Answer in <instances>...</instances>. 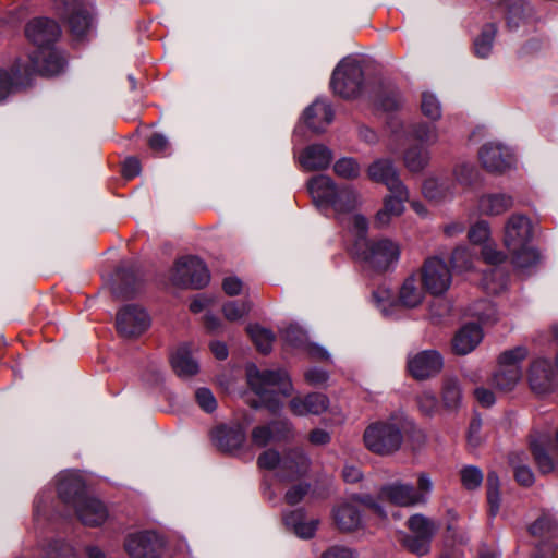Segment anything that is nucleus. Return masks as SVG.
Masks as SVG:
<instances>
[{"label": "nucleus", "mask_w": 558, "mask_h": 558, "mask_svg": "<svg viewBox=\"0 0 558 558\" xmlns=\"http://www.w3.org/2000/svg\"><path fill=\"white\" fill-rule=\"evenodd\" d=\"M246 376L251 389L260 399V405L267 408L271 413H277L282 409L279 396L287 397L292 390L291 381L284 371H259L256 365L250 364L246 367Z\"/></svg>", "instance_id": "nucleus-1"}, {"label": "nucleus", "mask_w": 558, "mask_h": 558, "mask_svg": "<svg viewBox=\"0 0 558 558\" xmlns=\"http://www.w3.org/2000/svg\"><path fill=\"white\" fill-rule=\"evenodd\" d=\"M532 238V225L527 217H509L505 226L504 244L512 255V263L519 269H529L539 259L538 252L531 245Z\"/></svg>", "instance_id": "nucleus-2"}, {"label": "nucleus", "mask_w": 558, "mask_h": 558, "mask_svg": "<svg viewBox=\"0 0 558 558\" xmlns=\"http://www.w3.org/2000/svg\"><path fill=\"white\" fill-rule=\"evenodd\" d=\"M352 254L365 267L375 271H387L393 268L401 256V245L389 238L375 240H356L352 247Z\"/></svg>", "instance_id": "nucleus-3"}, {"label": "nucleus", "mask_w": 558, "mask_h": 558, "mask_svg": "<svg viewBox=\"0 0 558 558\" xmlns=\"http://www.w3.org/2000/svg\"><path fill=\"white\" fill-rule=\"evenodd\" d=\"M310 459L299 448L290 449L281 456L277 450L268 449L259 454L257 464L260 469L275 471L280 481H293L304 475L310 469Z\"/></svg>", "instance_id": "nucleus-4"}, {"label": "nucleus", "mask_w": 558, "mask_h": 558, "mask_svg": "<svg viewBox=\"0 0 558 558\" xmlns=\"http://www.w3.org/2000/svg\"><path fill=\"white\" fill-rule=\"evenodd\" d=\"M523 345L504 351L498 357V365L490 378L492 386L501 391L513 390L522 378V363L527 357Z\"/></svg>", "instance_id": "nucleus-5"}, {"label": "nucleus", "mask_w": 558, "mask_h": 558, "mask_svg": "<svg viewBox=\"0 0 558 558\" xmlns=\"http://www.w3.org/2000/svg\"><path fill=\"white\" fill-rule=\"evenodd\" d=\"M407 526L410 533L402 534V546L416 556L427 555L439 525L424 514L416 513L408 519Z\"/></svg>", "instance_id": "nucleus-6"}, {"label": "nucleus", "mask_w": 558, "mask_h": 558, "mask_svg": "<svg viewBox=\"0 0 558 558\" xmlns=\"http://www.w3.org/2000/svg\"><path fill=\"white\" fill-rule=\"evenodd\" d=\"M363 439L368 450L384 456L397 451L402 444L403 436L396 423L379 421L365 429Z\"/></svg>", "instance_id": "nucleus-7"}, {"label": "nucleus", "mask_w": 558, "mask_h": 558, "mask_svg": "<svg viewBox=\"0 0 558 558\" xmlns=\"http://www.w3.org/2000/svg\"><path fill=\"white\" fill-rule=\"evenodd\" d=\"M330 86L342 98L357 96L363 86V71L357 60L344 58L333 70Z\"/></svg>", "instance_id": "nucleus-8"}, {"label": "nucleus", "mask_w": 558, "mask_h": 558, "mask_svg": "<svg viewBox=\"0 0 558 558\" xmlns=\"http://www.w3.org/2000/svg\"><path fill=\"white\" fill-rule=\"evenodd\" d=\"M171 280L175 286L201 289L209 282V271L198 257L187 256L175 263Z\"/></svg>", "instance_id": "nucleus-9"}, {"label": "nucleus", "mask_w": 558, "mask_h": 558, "mask_svg": "<svg viewBox=\"0 0 558 558\" xmlns=\"http://www.w3.org/2000/svg\"><path fill=\"white\" fill-rule=\"evenodd\" d=\"M165 542L154 531H137L129 533L123 542V548L130 558H158Z\"/></svg>", "instance_id": "nucleus-10"}, {"label": "nucleus", "mask_w": 558, "mask_h": 558, "mask_svg": "<svg viewBox=\"0 0 558 558\" xmlns=\"http://www.w3.org/2000/svg\"><path fill=\"white\" fill-rule=\"evenodd\" d=\"M421 280L425 290L432 295H442L451 286L452 276L446 262L433 256L427 258L421 269Z\"/></svg>", "instance_id": "nucleus-11"}, {"label": "nucleus", "mask_w": 558, "mask_h": 558, "mask_svg": "<svg viewBox=\"0 0 558 558\" xmlns=\"http://www.w3.org/2000/svg\"><path fill=\"white\" fill-rule=\"evenodd\" d=\"M251 436L255 446L264 448L272 442L292 439L294 429L292 423L288 418H283L254 427Z\"/></svg>", "instance_id": "nucleus-12"}, {"label": "nucleus", "mask_w": 558, "mask_h": 558, "mask_svg": "<svg viewBox=\"0 0 558 558\" xmlns=\"http://www.w3.org/2000/svg\"><path fill=\"white\" fill-rule=\"evenodd\" d=\"M558 378V371L546 359H537L532 362L527 375L531 389L537 395L551 392Z\"/></svg>", "instance_id": "nucleus-13"}, {"label": "nucleus", "mask_w": 558, "mask_h": 558, "mask_svg": "<svg viewBox=\"0 0 558 558\" xmlns=\"http://www.w3.org/2000/svg\"><path fill=\"white\" fill-rule=\"evenodd\" d=\"M442 367L444 359L435 350H425L408 356V369L418 380L436 376Z\"/></svg>", "instance_id": "nucleus-14"}, {"label": "nucleus", "mask_w": 558, "mask_h": 558, "mask_svg": "<svg viewBox=\"0 0 558 558\" xmlns=\"http://www.w3.org/2000/svg\"><path fill=\"white\" fill-rule=\"evenodd\" d=\"M150 325L146 311L136 305H126L117 314V328L123 337H137Z\"/></svg>", "instance_id": "nucleus-15"}, {"label": "nucleus", "mask_w": 558, "mask_h": 558, "mask_svg": "<svg viewBox=\"0 0 558 558\" xmlns=\"http://www.w3.org/2000/svg\"><path fill=\"white\" fill-rule=\"evenodd\" d=\"M308 192L319 208H343L341 198H335L338 189L333 181L327 175L313 177L307 183Z\"/></svg>", "instance_id": "nucleus-16"}, {"label": "nucleus", "mask_w": 558, "mask_h": 558, "mask_svg": "<svg viewBox=\"0 0 558 558\" xmlns=\"http://www.w3.org/2000/svg\"><path fill=\"white\" fill-rule=\"evenodd\" d=\"M60 34L59 25L53 20L46 17L34 19L25 27L26 37L37 46V49L52 46Z\"/></svg>", "instance_id": "nucleus-17"}, {"label": "nucleus", "mask_w": 558, "mask_h": 558, "mask_svg": "<svg viewBox=\"0 0 558 558\" xmlns=\"http://www.w3.org/2000/svg\"><path fill=\"white\" fill-rule=\"evenodd\" d=\"M478 155L483 167L490 172H502L514 162L510 148L496 142L483 145Z\"/></svg>", "instance_id": "nucleus-18"}, {"label": "nucleus", "mask_w": 558, "mask_h": 558, "mask_svg": "<svg viewBox=\"0 0 558 558\" xmlns=\"http://www.w3.org/2000/svg\"><path fill=\"white\" fill-rule=\"evenodd\" d=\"M390 195L384 198V206L375 217L378 227H386L393 217H399L404 211V204L409 201V191L405 185L389 190Z\"/></svg>", "instance_id": "nucleus-19"}, {"label": "nucleus", "mask_w": 558, "mask_h": 558, "mask_svg": "<svg viewBox=\"0 0 558 558\" xmlns=\"http://www.w3.org/2000/svg\"><path fill=\"white\" fill-rule=\"evenodd\" d=\"M63 57L51 46L37 49L31 57V69L41 75L52 76L60 73L64 68Z\"/></svg>", "instance_id": "nucleus-20"}, {"label": "nucleus", "mask_w": 558, "mask_h": 558, "mask_svg": "<svg viewBox=\"0 0 558 558\" xmlns=\"http://www.w3.org/2000/svg\"><path fill=\"white\" fill-rule=\"evenodd\" d=\"M77 518L84 525L98 526L108 519L106 506L97 498L84 496L74 505Z\"/></svg>", "instance_id": "nucleus-21"}, {"label": "nucleus", "mask_w": 558, "mask_h": 558, "mask_svg": "<svg viewBox=\"0 0 558 558\" xmlns=\"http://www.w3.org/2000/svg\"><path fill=\"white\" fill-rule=\"evenodd\" d=\"M211 440L221 451L238 450L245 440V430L240 424L219 425L211 430Z\"/></svg>", "instance_id": "nucleus-22"}, {"label": "nucleus", "mask_w": 558, "mask_h": 558, "mask_svg": "<svg viewBox=\"0 0 558 558\" xmlns=\"http://www.w3.org/2000/svg\"><path fill=\"white\" fill-rule=\"evenodd\" d=\"M379 497L399 507L420 506L415 496V487L400 481L384 485L380 488Z\"/></svg>", "instance_id": "nucleus-23"}, {"label": "nucleus", "mask_w": 558, "mask_h": 558, "mask_svg": "<svg viewBox=\"0 0 558 558\" xmlns=\"http://www.w3.org/2000/svg\"><path fill=\"white\" fill-rule=\"evenodd\" d=\"M332 151L323 144H313L303 149L299 162L305 171L327 169L332 161Z\"/></svg>", "instance_id": "nucleus-24"}, {"label": "nucleus", "mask_w": 558, "mask_h": 558, "mask_svg": "<svg viewBox=\"0 0 558 558\" xmlns=\"http://www.w3.org/2000/svg\"><path fill=\"white\" fill-rule=\"evenodd\" d=\"M367 173L371 180L385 184L388 190L404 185L400 179L399 170L393 161L388 158H380L372 162Z\"/></svg>", "instance_id": "nucleus-25"}, {"label": "nucleus", "mask_w": 558, "mask_h": 558, "mask_svg": "<svg viewBox=\"0 0 558 558\" xmlns=\"http://www.w3.org/2000/svg\"><path fill=\"white\" fill-rule=\"evenodd\" d=\"M58 494L65 504L74 506L85 496L82 477L73 471L60 473L58 475Z\"/></svg>", "instance_id": "nucleus-26"}, {"label": "nucleus", "mask_w": 558, "mask_h": 558, "mask_svg": "<svg viewBox=\"0 0 558 558\" xmlns=\"http://www.w3.org/2000/svg\"><path fill=\"white\" fill-rule=\"evenodd\" d=\"M305 124L314 132H323L333 119L331 106L323 100L316 99L308 106L303 114Z\"/></svg>", "instance_id": "nucleus-27"}, {"label": "nucleus", "mask_w": 558, "mask_h": 558, "mask_svg": "<svg viewBox=\"0 0 558 558\" xmlns=\"http://www.w3.org/2000/svg\"><path fill=\"white\" fill-rule=\"evenodd\" d=\"M483 331L476 324L462 326L452 339V349L459 355L472 352L482 341Z\"/></svg>", "instance_id": "nucleus-28"}, {"label": "nucleus", "mask_w": 558, "mask_h": 558, "mask_svg": "<svg viewBox=\"0 0 558 558\" xmlns=\"http://www.w3.org/2000/svg\"><path fill=\"white\" fill-rule=\"evenodd\" d=\"M422 192L426 198L441 202L453 198L459 190H456V183L449 178L428 177L423 183Z\"/></svg>", "instance_id": "nucleus-29"}, {"label": "nucleus", "mask_w": 558, "mask_h": 558, "mask_svg": "<svg viewBox=\"0 0 558 558\" xmlns=\"http://www.w3.org/2000/svg\"><path fill=\"white\" fill-rule=\"evenodd\" d=\"M289 407L291 412L298 416L318 415L327 410L328 399L325 395L314 392L304 398L295 397L291 399Z\"/></svg>", "instance_id": "nucleus-30"}, {"label": "nucleus", "mask_w": 558, "mask_h": 558, "mask_svg": "<svg viewBox=\"0 0 558 558\" xmlns=\"http://www.w3.org/2000/svg\"><path fill=\"white\" fill-rule=\"evenodd\" d=\"M283 522L298 537L304 539L312 538L319 524L317 519L306 520L305 512L302 509L284 513Z\"/></svg>", "instance_id": "nucleus-31"}, {"label": "nucleus", "mask_w": 558, "mask_h": 558, "mask_svg": "<svg viewBox=\"0 0 558 558\" xmlns=\"http://www.w3.org/2000/svg\"><path fill=\"white\" fill-rule=\"evenodd\" d=\"M171 365L180 377H190L198 373V362L194 357L191 347L186 343L180 345L171 356Z\"/></svg>", "instance_id": "nucleus-32"}, {"label": "nucleus", "mask_w": 558, "mask_h": 558, "mask_svg": "<svg viewBox=\"0 0 558 558\" xmlns=\"http://www.w3.org/2000/svg\"><path fill=\"white\" fill-rule=\"evenodd\" d=\"M333 520L339 530L352 532L361 527L362 514L353 502H342L333 509Z\"/></svg>", "instance_id": "nucleus-33"}, {"label": "nucleus", "mask_w": 558, "mask_h": 558, "mask_svg": "<svg viewBox=\"0 0 558 558\" xmlns=\"http://www.w3.org/2000/svg\"><path fill=\"white\" fill-rule=\"evenodd\" d=\"M513 205V199L505 193H488L478 198V211L485 216H498Z\"/></svg>", "instance_id": "nucleus-34"}, {"label": "nucleus", "mask_w": 558, "mask_h": 558, "mask_svg": "<svg viewBox=\"0 0 558 558\" xmlns=\"http://www.w3.org/2000/svg\"><path fill=\"white\" fill-rule=\"evenodd\" d=\"M403 165L412 173L422 172L428 167L432 155L428 147L420 144L412 145L403 151Z\"/></svg>", "instance_id": "nucleus-35"}, {"label": "nucleus", "mask_w": 558, "mask_h": 558, "mask_svg": "<svg viewBox=\"0 0 558 558\" xmlns=\"http://www.w3.org/2000/svg\"><path fill=\"white\" fill-rule=\"evenodd\" d=\"M424 299V290L418 283L416 275L409 276L402 283L399 292V303L405 307H416Z\"/></svg>", "instance_id": "nucleus-36"}, {"label": "nucleus", "mask_w": 558, "mask_h": 558, "mask_svg": "<svg viewBox=\"0 0 558 558\" xmlns=\"http://www.w3.org/2000/svg\"><path fill=\"white\" fill-rule=\"evenodd\" d=\"M63 17L68 20L71 33L77 39L84 38L92 28V17L82 5Z\"/></svg>", "instance_id": "nucleus-37"}, {"label": "nucleus", "mask_w": 558, "mask_h": 558, "mask_svg": "<svg viewBox=\"0 0 558 558\" xmlns=\"http://www.w3.org/2000/svg\"><path fill=\"white\" fill-rule=\"evenodd\" d=\"M441 400L445 409L456 411L462 402L460 383L456 377L448 376L444 379L441 388Z\"/></svg>", "instance_id": "nucleus-38"}, {"label": "nucleus", "mask_w": 558, "mask_h": 558, "mask_svg": "<svg viewBox=\"0 0 558 558\" xmlns=\"http://www.w3.org/2000/svg\"><path fill=\"white\" fill-rule=\"evenodd\" d=\"M410 135L425 147L435 145L439 142V129L436 124L427 122H417L410 129Z\"/></svg>", "instance_id": "nucleus-39"}, {"label": "nucleus", "mask_w": 558, "mask_h": 558, "mask_svg": "<svg viewBox=\"0 0 558 558\" xmlns=\"http://www.w3.org/2000/svg\"><path fill=\"white\" fill-rule=\"evenodd\" d=\"M476 177L477 170L472 162L460 161L453 166L450 180L456 183V190L458 187L468 189L475 182Z\"/></svg>", "instance_id": "nucleus-40"}, {"label": "nucleus", "mask_w": 558, "mask_h": 558, "mask_svg": "<svg viewBox=\"0 0 558 558\" xmlns=\"http://www.w3.org/2000/svg\"><path fill=\"white\" fill-rule=\"evenodd\" d=\"M530 532L534 536L555 538L558 536V521L550 513H544L530 526Z\"/></svg>", "instance_id": "nucleus-41"}, {"label": "nucleus", "mask_w": 558, "mask_h": 558, "mask_svg": "<svg viewBox=\"0 0 558 558\" xmlns=\"http://www.w3.org/2000/svg\"><path fill=\"white\" fill-rule=\"evenodd\" d=\"M497 26L494 23L486 24L481 34L474 40V51L480 58H487L493 49Z\"/></svg>", "instance_id": "nucleus-42"}, {"label": "nucleus", "mask_w": 558, "mask_h": 558, "mask_svg": "<svg viewBox=\"0 0 558 558\" xmlns=\"http://www.w3.org/2000/svg\"><path fill=\"white\" fill-rule=\"evenodd\" d=\"M524 461L525 456L521 452H513L509 457L517 482L523 486H531L535 481L534 473L524 464Z\"/></svg>", "instance_id": "nucleus-43"}, {"label": "nucleus", "mask_w": 558, "mask_h": 558, "mask_svg": "<svg viewBox=\"0 0 558 558\" xmlns=\"http://www.w3.org/2000/svg\"><path fill=\"white\" fill-rule=\"evenodd\" d=\"M533 14L534 9L530 3L522 0L517 1L509 8L507 25L510 29H515Z\"/></svg>", "instance_id": "nucleus-44"}, {"label": "nucleus", "mask_w": 558, "mask_h": 558, "mask_svg": "<svg viewBox=\"0 0 558 558\" xmlns=\"http://www.w3.org/2000/svg\"><path fill=\"white\" fill-rule=\"evenodd\" d=\"M530 447L534 457V461L542 474H548L555 470H558V466L555 464L553 458L549 456L539 440H531Z\"/></svg>", "instance_id": "nucleus-45"}, {"label": "nucleus", "mask_w": 558, "mask_h": 558, "mask_svg": "<svg viewBox=\"0 0 558 558\" xmlns=\"http://www.w3.org/2000/svg\"><path fill=\"white\" fill-rule=\"evenodd\" d=\"M247 333L262 353H268L271 350L275 336L270 330L259 325H250Z\"/></svg>", "instance_id": "nucleus-46"}, {"label": "nucleus", "mask_w": 558, "mask_h": 558, "mask_svg": "<svg viewBox=\"0 0 558 558\" xmlns=\"http://www.w3.org/2000/svg\"><path fill=\"white\" fill-rule=\"evenodd\" d=\"M420 108L422 113L429 120L437 121L441 118V104L437 96L430 92H423Z\"/></svg>", "instance_id": "nucleus-47"}, {"label": "nucleus", "mask_w": 558, "mask_h": 558, "mask_svg": "<svg viewBox=\"0 0 558 558\" xmlns=\"http://www.w3.org/2000/svg\"><path fill=\"white\" fill-rule=\"evenodd\" d=\"M17 70H3L0 69V104L5 101L17 88Z\"/></svg>", "instance_id": "nucleus-48"}, {"label": "nucleus", "mask_w": 558, "mask_h": 558, "mask_svg": "<svg viewBox=\"0 0 558 558\" xmlns=\"http://www.w3.org/2000/svg\"><path fill=\"white\" fill-rule=\"evenodd\" d=\"M487 484V501L489 505V514L495 517L500 508V496H499V478L496 472L490 471L486 478Z\"/></svg>", "instance_id": "nucleus-49"}, {"label": "nucleus", "mask_w": 558, "mask_h": 558, "mask_svg": "<svg viewBox=\"0 0 558 558\" xmlns=\"http://www.w3.org/2000/svg\"><path fill=\"white\" fill-rule=\"evenodd\" d=\"M482 284L488 293L497 294L506 289L507 278L502 270L495 267L489 272L484 274Z\"/></svg>", "instance_id": "nucleus-50"}, {"label": "nucleus", "mask_w": 558, "mask_h": 558, "mask_svg": "<svg viewBox=\"0 0 558 558\" xmlns=\"http://www.w3.org/2000/svg\"><path fill=\"white\" fill-rule=\"evenodd\" d=\"M335 198H341L343 204V208H332L338 216L352 211L361 203L357 193L349 185L339 187Z\"/></svg>", "instance_id": "nucleus-51"}, {"label": "nucleus", "mask_w": 558, "mask_h": 558, "mask_svg": "<svg viewBox=\"0 0 558 558\" xmlns=\"http://www.w3.org/2000/svg\"><path fill=\"white\" fill-rule=\"evenodd\" d=\"M473 254L466 246H458L451 254V265L457 271H468L473 267Z\"/></svg>", "instance_id": "nucleus-52"}, {"label": "nucleus", "mask_w": 558, "mask_h": 558, "mask_svg": "<svg viewBox=\"0 0 558 558\" xmlns=\"http://www.w3.org/2000/svg\"><path fill=\"white\" fill-rule=\"evenodd\" d=\"M250 312V305L244 301H229L223 304L222 313L227 320L238 322Z\"/></svg>", "instance_id": "nucleus-53"}, {"label": "nucleus", "mask_w": 558, "mask_h": 558, "mask_svg": "<svg viewBox=\"0 0 558 558\" xmlns=\"http://www.w3.org/2000/svg\"><path fill=\"white\" fill-rule=\"evenodd\" d=\"M461 483L469 490L476 489L483 482L482 471L474 465H466L460 471Z\"/></svg>", "instance_id": "nucleus-54"}, {"label": "nucleus", "mask_w": 558, "mask_h": 558, "mask_svg": "<svg viewBox=\"0 0 558 558\" xmlns=\"http://www.w3.org/2000/svg\"><path fill=\"white\" fill-rule=\"evenodd\" d=\"M471 314L483 323H494L497 320V311L495 305L487 300L475 303L471 308Z\"/></svg>", "instance_id": "nucleus-55"}, {"label": "nucleus", "mask_w": 558, "mask_h": 558, "mask_svg": "<svg viewBox=\"0 0 558 558\" xmlns=\"http://www.w3.org/2000/svg\"><path fill=\"white\" fill-rule=\"evenodd\" d=\"M417 487H415V496L418 505H426L434 489V483L429 474L422 472L417 475Z\"/></svg>", "instance_id": "nucleus-56"}, {"label": "nucleus", "mask_w": 558, "mask_h": 558, "mask_svg": "<svg viewBox=\"0 0 558 558\" xmlns=\"http://www.w3.org/2000/svg\"><path fill=\"white\" fill-rule=\"evenodd\" d=\"M468 238L471 243L485 245L490 238V227L487 221L480 220L471 226Z\"/></svg>", "instance_id": "nucleus-57"}, {"label": "nucleus", "mask_w": 558, "mask_h": 558, "mask_svg": "<svg viewBox=\"0 0 558 558\" xmlns=\"http://www.w3.org/2000/svg\"><path fill=\"white\" fill-rule=\"evenodd\" d=\"M335 172L344 179H355L360 175V166L353 158H341L333 166Z\"/></svg>", "instance_id": "nucleus-58"}, {"label": "nucleus", "mask_w": 558, "mask_h": 558, "mask_svg": "<svg viewBox=\"0 0 558 558\" xmlns=\"http://www.w3.org/2000/svg\"><path fill=\"white\" fill-rule=\"evenodd\" d=\"M416 403L420 411L426 416L434 415L438 409V399L430 390H424L417 395Z\"/></svg>", "instance_id": "nucleus-59"}, {"label": "nucleus", "mask_w": 558, "mask_h": 558, "mask_svg": "<svg viewBox=\"0 0 558 558\" xmlns=\"http://www.w3.org/2000/svg\"><path fill=\"white\" fill-rule=\"evenodd\" d=\"M373 301L384 316L391 315L392 312L389 308L396 306L392 301V292L387 288H380L374 291Z\"/></svg>", "instance_id": "nucleus-60"}, {"label": "nucleus", "mask_w": 558, "mask_h": 558, "mask_svg": "<svg viewBox=\"0 0 558 558\" xmlns=\"http://www.w3.org/2000/svg\"><path fill=\"white\" fill-rule=\"evenodd\" d=\"M46 558H76V556L71 545L62 541H56L49 545Z\"/></svg>", "instance_id": "nucleus-61"}, {"label": "nucleus", "mask_w": 558, "mask_h": 558, "mask_svg": "<svg viewBox=\"0 0 558 558\" xmlns=\"http://www.w3.org/2000/svg\"><path fill=\"white\" fill-rule=\"evenodd\" d=\"M195 399L197 404L205 412H213L217 408V401L213 392L208 388H198L195 392Z\"/></svg>", "instance_id": "nucleus-62"}, {"label": "nucleus", "mask_w": 558, "mask_h": 558, "mask_svg": "<svg viewBox=\"0 0 558 558\" xmlns=\"http://www.w3.org/2000/svg\"><path fill=\"white\" fill-rule=\"evenodd\" d=\"M283 339L293 347L302 345L305 341L304 331L296 325H290L281 331Z\"/></svg>", "instance_id": "nucleus-63"}, {"label": "nucleus", "mask_w": 558, "mask_h": 558, "mask_svg": "<svg viewBox=\"0 0 558 558\" xmlns=\"http://www.w3.org/2000/svg\"><path fill=\"white\" fill-rule=\"evenodd\" d=\"M308 489L310 485L307 483L293 485L287 490L284 499L289 505H296L306 496Z\"/></svg>", "instance_id": "nucleus-64"}]
</instances>
